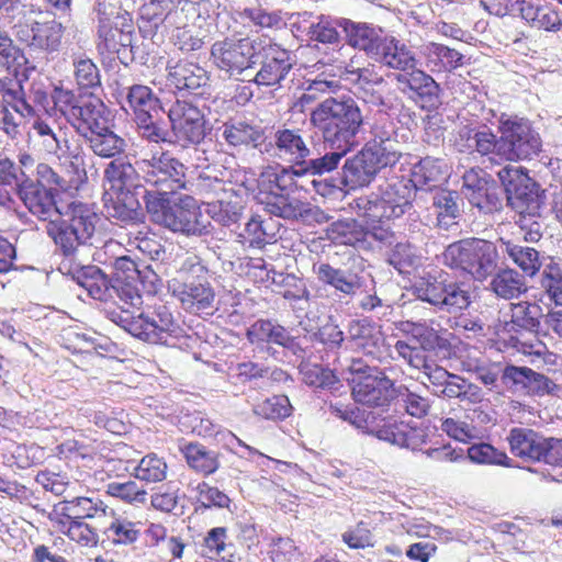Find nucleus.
<instances>
[{"label":"nucleus","instance_id":"obj_1","mask_svg":"<svg viewBox=\"0 0 562 562\" xmlns=\"http://www.w3.org/2000/svg\"><path fill=\"white\" fill-rule=\"evenodd\" d=\"M356 207L366 225L351 218L336 221L327 228L328 238L363 250L372 249L374 243L391 244L393 234L386 223L411 207V190L402 181L387 182L378 192L357 199Z\"/></svg>","mask_w":562,"mask_h":562},{"label":"nucleus","instance_id":"obj_2","mask_svg":"<svg viewBox=\"0 0 562 562\" xmlns=\"http://www.w3.org/2000/svg\"><path fill=\"white\" fill-rule=\"evenodd\" d=\"M507 201L518 213V225L524 240L538 241L542 236L541 220L546 195L540 187L522 171L521 167L506 165L497 171Z\"/></svg>","mask_w":562,"mask_h":562},{"label":"nucleus","instance_id":"obj_3","mask_svg":"<svg viewBox=\"0 0 562 562\" xmlns=\"http://www.w3.org/2000/svg\"><path fill=\"white\" fill-rule=\"evenodd\" d=\"M99 221L89 204L72 201L59 211L57 220L48 222L46 233L61 258H72L81 247L92 244Z\"/></svg>","mask_w":562,"mask_h":562},{"label":"nucleus","instance_id":"obj_4","mask_svg":"<svg viewBox=\"0 0 562 562\" xmlns=\"http://www.w3.org/2000/svg\"><path fill=\"white\" fill-rule=\"evenodd\" d=\"M310 122L322 133L323 139L355 148L364 119L355 99L327 98L312 111Z\"/></svg>","mask_w":562,"mask_h":562},{"label":"nucleus","instance_id":"obj_5","mask_svg":"<svg viewBox=\"0 0 562 562\" xmlns=\"http://www.w3.org/2000/svg\"><path fill=\"white\" fill-rule=\"evenodd\" d=\"M146 210L151 220L165 228L186 236H206L213 231L207 218H204L194 198L180 196L171 201L168 195L148 194Z\"/></svg>","mask_w":562,"mask_h":562},{"label":"nucleus","instance_id":"obj_6","mask_svg":"<svg viewBox=\"0 0 562 562\" xmlns=\"http://www.w3.org/2000/svg\"><path fill=\"white\" fill-rule=\"evenodd\" d=\"M301 172V166L291 164L288 167H281L279 170L268 168L261 173L260 184L266 182L270 184V193L267 194L261 203L265 210L271 215L286 220H296L310 212V204L295 196L296 177L304 176Z\"/></svg>","mask_w":562,"mask_h":562},{"label":"nucleus","instance_id":"obj_7","mask_svg":"<svg viewBox=\"0 0 562 562\" xmlns=\"http://www.w3.org/2000/svg\"><path fill=\"white\" fill-rule=\"evenodd\" d=\"M497 248L488 240L462 239L450 244L442 254V261L452 269L462 270L475 280L483 281L497 267Z\"/></svg>","mask_w":562,"mask_h":562},{"label":"nucleus","instance_id":"obj_8","mask_svg":"<svg viewBox=\"0 0 562 562\" xmlns=\"http://www.w3.org/2000/svg\"><path fill=\"white\" fill-rule=\"evenodd\" d=\"M413 294L438 311L459 313L471 304L470 286L452 280L447 273H427L417 278L412 285Z\"/></svg>","mask_w":562,"mask_h":562},{"label":"nucleus","instance_id":"obj_9","mask_svg":"<svg viewBox=\"0 0 562 562\" xmlns=\"http://www.w3.org/2000/svg\"><path fill=\"white\" fill-rule=\"evenodd\" d=\"M54 102L82 138L111 124L110 111L98 98L78 100L72 92L58 90Z\"/></svg>","mask_w":562,"mask_h":562},{"label":"nucleus","instance_id":"obj_10","mask_svg":"<svg viewBox=\"0 0 562 562\" xmlns=\"http://www.w3.org/2000/svg\"><path fill=\"white\" fill-rule=\"evenodd\" d=\"M147 184L156 187L153 194L169 195L184 189L188 167L167 150H155L149 157L137 161Z\"/></svg>","mask_w":562,"mask_h":562},{"label":"nucleus","instance_id":"obj_11","mask_svg":"<svg viewBox=\"0 0 562 562\" xmlns=\"http://www.w3.org/2000/svg\"><path fill=\"white\" fill-rule=\"evenodd\" d=\"M498 123L501 160L518 161L532 159L541 151V137L532 128L528 120L502 115Z\"/></svg>","mask_w":562,"mask_h":562},{"label":"nucleus","instance_id":"obj_12","mask_svg":"<svg viewBox=\"0 0 562 562\" xmlns=\"http://www.w3.org/2000/svg\"><path fill=\"white\" fill-rule=\"evenodd\" d=\"M352 374L351 390L356 402L368 406H384L394 398V383L384 372L364 363L361 359H352L349 364Z\"/></svg>","mask_w":562,"mask_h":562},{"label":"nucleus","instance_id":"obj_13","mask_svg":"<svg viewBox=\"0 0 562 562\" xmlns=\"http://www.w3.org/2000/svg\"><path fill=\"white\" fill-rule=\"evenodd\" d=\"M209 0H150L140 8V18L155 27L160 24L170 26L182 24L183 20H203L210 18Z\"/></svg>","mask_w":562,"mask_h":562},{"label":"nucleus","instance_id":"obj_14","mask_svg":"<svg viewBox=\"0 0 562 562\" xmlns=\"http://www.w3.org/2000/svg\"><path fill=\"white\" fill-rule=\"evenodd\" d=\"M135 27L132 15L124 12H116L113 21L98 25L97 49L106 58H117L121 63L127 64L133 60V38Z\"/></svg>","mask_w":562,"mask_h":562},{"label":"nucleus","instance_id":"obj_15","mask_svg":"<svg viewBox=\"0 0 562 562\" xmlns=\"http://www.w3.org/2000/svg\"><path fill=\"white\" fill-rule=\"evenodd\" d=\"M256 49L248 38H224L216 41L211 47V60L217 69L228 77H239L252 68Z\"/></svg>","mask_w":562,"mask_h":562},{"label":"nucleus","instance_id":"obj_16","mask_svg":"<svg viewBox=\"0 0 562 562\" xmlns=\"http://www.w3.org/2000/svg\"><path fill=\"white\" fill-rule=\"evenodd\" d=\"M64 33V25L56 20L33 21L18 26L16 38L31 54L47 57L60 50Z\"/></svg>","mask_w":562,"mask_h":562},{"label":"nucleus","instance_id":"obj_17","mask_svg":"<svg viewBox=\"0 0 562 562\" xmlns=\"http://www.w3.org/2000/svg\"><path fill=\"white\" fill-rule=\"evenodd\" d=\"M313 270L319 282L335 290L340 299H353L367 292L368 278L361 267L355 262L345 268H337L327 262L314 265Z\"/></svg>","mask_w":562,"mask_h":562},{"label":"nucleus","instance_id":"obj_18","mask_svg":"<svg viewBox=\"0 0 562 562\" xmlns=\"http://www.w3.org/2000/svg\"><path fill=\"white\" fill-rule=\"evenodd\" d=\"M369 125L371 139L366 146L395 165L402 156V142L396 123L386 111L379 110Z\"/></svg>","mask_w":562,"mask_h":562},{"label":"nucleus","instance_id":"obj_19","mask_svg":"<svg viewBox=\"0 0 562 562\" xmlns=\"http://www.w3.org/2000/svg\"><path fill=\"white\" fill-rule=\"evenodd\" d=\"M168 116L177 138L189 144L201 143L206 135L205 119L201 110L187 100H177Z\"/></svg>","mask_w":562,"mask_h":562},{"label":"nucleus","instance_id":"obj_20","mask_svg":"<svg viewBox=\"0 0 562 562\" xmlns=\"http://www.w3.org/2000/svg\"><path fill=\"white\" fill-rule=\"evenodd\" d=\"M347 340L351 348L379 362L390 358L381 328L367 319H352L348 325Z\"/></svg>","mask_w":562,"mask_h":562},{"label":"nucleus","instance_id":"obj_21","mask_svg":"<svg viewBox=\"0 0 562 562\" xmlns=\"http://www.w3.org/2000/svg\"><path fill=\"white\" fill-rule=\"evenodd\" d=\"M58 271L70 277L79 286L94 300H105L110 291V280L100 268L92 265H82L77 257L61 258Z\"/></svg>","mask_w":562,"mask_h":562},{"label":"nucleus","instance_id":"obj_22","mask_svg":"<svg viewBox=\"0 0 562 562\" xmlns=\"http://www.w3.org/2000/svg\"><path fill=\"white\" fill-rule=\"evenodd\" d=\"M168 289L180 301L182 307L190 313L211 316L217 310L215 292L210 283H187L172 279L168 283Z\"/></svg>","mask_w":562,"mask_h":562},{"label":"nucleus","instance_id":"obj_23","mask_svg":"<svg viewBox=\"0 0 562 562\" xmlns=\"http://www.w3.org/2000/svg\"><path fill=\"white\" fill-rule=\"evenodd\" d=\"M149 191H105L103 203L106 215L122 224H138L145 218L139 198L147 202Z\"/></svg>","mask_w":562,"mask_h":562},{"label":"nucleus","instance_id":"obj_24","mask_svg":"<svg viewBox=\"0 0 562 562\" xmlns=\"http://www.w3.org/2000/svg\"><path fill=\"white\" fill-rule=\"evenodd\" d=\"M389 166L394 165L364 146L361 151L346 160L342 179L350 188L368 186L380 169Z\"/></svg>","mask_w":562,"mask_h":562},{"label":"nucleus","instance_id":"obj_25","mask_svg":"<svg viewBox=\"0 0 562 562\" xmlns=\"http://www.w3.org/2000/svg\"><path fill=\"white\" fill-rule=\"evenodd\" d=\"M543 315L542 307L537 303L521 301L509 306V319L506 317L494 326V331L499 338L514 339L519 329L533 331L540 325Z\"/></svg>","mask_w":562,"mask_h":562},{"label":"nucleus","instance_id":"obj_26","mask_svg":"<svg viewBox=\"0 0 562 562\" xmlns=\"http://www.w3.org/2000/svg\"><path fill=\"white\" fill-rule=\"evenodd\" d=\"M270 156H277L292 165L301 166L305 158L311 156L312 149L307 145L305 132L301 128L279 127L273 133Z\"/></svg>","mask_w":562,"mask_h":562},{"label":"nucleus","instance_id":"obj_27","mask_svg":"<svg viewBox=\"0 0 562 562\" xmlns=\"http://www.w3.org/2000/svg\"><path fill=\"white\" fill-rule=\"evenodd\" d=\"M218 131L231 147L251 146L261 154H270L272 143L267 142L265 130L244 120H229Z\"/></svg>","mask_w":562,"mask_h":562},{"label":"nucleus","instance_id":"obj_28","mask_svg":"<svg viewBox=\"0 0 562 562\" xmlns=\"http://www.w3.org/2000/svg\"><path fill=\"white\" fill-rule=\"evenodd\" d=\"M292 69V59L289 50L278 45L263 48L260 68L252 81L258 86H279Z\"/></svg>","mask_w":562,"mask_h":562},{"label":"nucleus","instance_id":"obj_29","mask_svg":"<svg viewBox=\"0 0 562 562\" xmlns=\"http://www.w3.org/2000/svg\"><path fill=\"white\" fill-rule=\"evenodd\" d=\"M18 193L25 207L41 221H53V216L58 215L61 210L56 204L53 191L34 183L33 180L22 181Z\"/></svg>","mask_w":562,"mask_h":562},{"label":"nucleus","instance_id":"obj_30","mask_svg":"<svg viewBox=\"0 0 562 562\" xmlns=\"http://www.w3.org/2000/svg\"><path fill=\"white\" fill-rule=\"evenodd\" d=\"M142 329L138 331V339L150 344H167V339L177 333L172 313L164 305L155 306L150 313H139Z\"/></svg>","mask_w":562,"mask_h":562},{"label":"nucleus","instance_id":"obj_31","mask_svg":"<svg viewBox=\"0 0 562 562\" xmlns=\"http://www.w3.org/2000/svg\"><path fill=\"white\" fill-rule=\"evenodd\" d=\"M372 59L381 65L402 72L415 68L417 59L414 52L395 37H382Z\"/></svg>","mask_w":562,"mask_h":562},{"label":"nucleus","instance_id":"obj_32","mask_svg":"<svg viewBox=\"0 0 562 562\" xmlns=\"http://www.w3.org/2000/svg\"><path fill=\"white\" fill-rule=\"evenodd\" d=\"M507 12H518L530 26L547 32H559L562 20L559 13L546 7H536L525 0H506Z\"/></svg>","mask_w":562,"mask_h":562},{"label":"nucleus","instance_id":"obj_33","mask_svg":"<svg viewBox=\"0 0 562 562\" xmlns=\"http://www.w3.org/2000/svg\"><path fill=\"white\" fill-rule=\"evenodd\" d=\"M167 70L169 86L179 91L187 90L194 92L205 87L209 82L207 71L192 61L178 60L175 64L169 61Z\"/></svg>","mask_w":562,"mask_h":562},{"label":"nucleus","instance_id":"obj_34","mask_svg":"<svg viewBox=\"0 0 562 562\" xmlns=\"http://www.w3.org/2000/svg\"><path fill=\"white\" fill-rule=\"evenodd\" d=\"M425 67L432 74H448L463 66L464 55L447 45L429 42L422 46Z\"/></svg>","mask_w":562,"mask_h":562},{"label":"nucleus","instance_id":"obj_35","mask_svg":"<svg viewBox=\"0 0 562 562\" xmlns=\"http://www.w3.org/2000/svg\"><path fill=\"white\" fill-rule=\"evenodd\" d=\"M503 379L539 396L555 394L559 391V386L552 380L527 367L508 366L504 369Z\"/></svg>","mask_w":562,"mask_h":562},{"label":"nucleus","instance_id":"obj_36","mask_svg":"<svg viewBox=\"0 0 562 562\" xmlns=\"http://www.w3.org/2000/svg\"><path fill=\"white\" fill-rule=\"evenodd\" d=\"M104 179L110 186L106 191H147L140 183L137 169L124 158L113 159L106 165Z\"/></svg>","mask_w":562,"mask_h":562},{"label":"nucleus","instance_id":"obj_37","mask_svg":"<svg viewBox=\"0 0 562 562\" xmlns=\"http://www.w3.org/2000/svg\"><path fill=\"white\" fill-rule=\"evenodd\" d=\"M510 451L525 461H542L548 438L531 429L514 428L508 437Z\"/></svg>","mask_w":562,"mask_h":562},{"label":"nucleus","instance_id":"obj_38","mask_svg":"<svg viewBox=\"0 0 562 562\" xmlns=\"http://www.w3.org/2000/svg\"><path fill=\"white\" fill-rule=\"evenodd\" d=\"M123 109L131 110L135 121L140 119L143 122L148 117L158 116L162 110L159 99L149 87L144 85H134L126 89Z\"/></svg>","mask_w":562,"mask_h":562},{"label":"nucleus","instance_id":"obj_39","mask_svg":"<svg viewBox=\"0 0 562 562\" xmlns=\"http://www.w3.org/2000/svg\"><path fill=\"white\" fill-rule=\"evenodd\" d=\"M382 440L401 448L419 450L427 442V432L424 428L412 427L404 422L387 417Z\"/></svg>","mask_w":562,"mask_h":562},{"label":"nucleus","instance_id":"obj_40","mask_svg":"<svg viewBox=\"0 0 562 562\" xmlns=\"http://www.w3.org/2000/svg\"><path fill=\"white\" fill-rule=\"evenodd\" d=\"M347 43L353 48L364 50L372 58L382 37L379 31L367 23L353 22L348 19L338 20Z\"/></svg>","mask_w":562,"mask_h":562},{"label":"nucleus","instance_id":"obj_41","mask_svg":"<svg viewBox=\"0 0 562 562\" xmlns=\"http://www.w3.org/2000/svg\"><path fill=\"white\" fill-rule=\"evenodd\" d=\"M325 153H318L317 157H313V153L311 156L305 158V162L301 165V172L305 175H318L322 176L324 173H328L335 170L340 160L353 148L333 144L330 139H324Z\"/></svg>","mask_w":562,"mask_h":562},{"label":"nucleus","instance_id":"obj_42","mask_svg":"<svg viewBox=\"0 0 562 562\" xmlns=\"http://www.w3.org/2000/svg\"><path fill=\"white\" fill-rule=\"evenodd\" d=\"M447 176L443 160L425 157L412 168L409 181L416 190H431L443 182Z\"/></svg>","mask_w":562,"mask_h":562},{"label":"nucleus","instance_id":"obj_43","mask_svg":"<svg viewBox=\"0 0 562 562\" xmlns=\"http://www.w3.org/2000/svg\"><path fill=\"white\" fill-rule=\"evenodd\" d=\"M246 337L252 345L276 344L285 348L294 345L292 336L283 326L268 319H258L251 324Z\"/></svg>","mask_w":562,"mask_h":562},{"label":"nucleus","instance_id":"obj_44","mask_svg":"<svg viewBox=\"0 0 562 562\" xmlns=\"http://www.w3.org/2000/svg\"><path fill=\"white\" fill-rule=\"evenodd\" d=\"M459 136L461 142H465V144L461 145L462 150L476 151L482 156L494 155L501 159V137L497 138L487 127H465L460 131Z\"/></svg>","mask_w":562,"mask_h":562},{"label":"nucleus","instance_id":"obj_45","mask_svg":"<svg viewBox=\"0 0 562 562\" xmlns=\"http://www.w3.org/2000/svg\"><path fill=\"white\" fill-rule=\"evenodd\" d=\"M83 138L92 153L101 158H119L126 149V140L117 135L111 124Z\"/></svg>","mask_w":562,"mask_h":562},{"label":"nucleus","instance_id":"obj_46","mask_svg":"<svg viewBox=\"0 0 562 562\" xmlns=\"http://www.w3.org/2000/svg\"><path fill=\"white\" fill-rule=\"evenodd\" d=\"M490 290L504 300H513L526 293L528 285L524 274L515 269L506 268L493 276L490 282Z\"/></svg>","mask_w":562,"mask_h":562},{"label":"nucleus","instance_id":"obj_47","mask_svg":"<svg viewBox=\"0 0 562 562\" xmlns=\"http://www.w3.org/2000/svg\"><path fill=\"white\" fill-rule=\"evenodd\" d=\"M49 518L58 531L65 533L70 540L79 543L80 546L92 548L98 544V532L85 521L61 518L58 509H55L50 514Z\"/></svg>","mask_w":562,"mask_h":562},{"label":"nucleus","instance_id":"obj_48","mask_svg":"<svg viewBox=\"0 0 562 562\" xmlns=\"http://www.w3.org/2000/svg\"><path fill=\"white\" fill-rule=\"evenodd\" d=\"M501 247L503 252L524 272V276L533 277L540 270L542 263L539 251L533 247L503 238L501 239Z\"/></svg>","mask_w":562,"mask_h":562},{"label":"nucleus","instance_id":"obj_49","mask_svg":"<svg viewBox=\"0 0 562 562\" xmlns=\"http://www.w3.org/2000/svg\"><path fill=\"white\" fill-rule=\"evenodd\" d=\"M205 20H183L182 24L170 25L175 27L171 35L175 46L183 53L201 49L205 37L201 22Z\"/></svg>","mask_w":562,"mask_h":562},{"label":"nucleus","instance_id":"obj_50","mask_svg":"<svg viewBox=\"0 0 562 562\" xmlns=\"http://www.w3.org/2000/svg\"><path fill=\"white\" fill-rule=\"evenodd\" d=\"M119 463L123 467L124 471H130L132 468L134 476L146 483L162 482L167 476V462L156 453L146 454L140 459L137 465H134L132 462H123L121 460Z\"/></svg>","mask_w":562,"mask_h":562},{"label":"nucleus","instance_id":"obj_51","mask_svg":"<svg viewBox=\"0 0 562 562\" xmlns=\"http://www.w3.org/2000/svg\"><path fill=\"white\" fill-rule=\"evenodd\" d=\"M105 509L106 506L99 498L76 497L65 502L59 515L61 518L83 521L86 518L105 516Z\"/></svg>","mask_w":562,"mask_h":562},{"label":"nucleus","instance_id":"obj_52","mask_svg":"<svg viewBox=\"0 0 562 562\" xmlns=\"http://www.w3.org/2000/svg\"><path fill=\"white\" fill-rule=\"evenodd\" d=\"M32 128L47 153H64L66 133L55 121L37 117L34 120Z\"/></svg>","mask_w":562,"mask_h":562},{"label":"nucleus","instance_id":"obj_53","mask_svg":"<svg viewBox=\"0 0 562 562\" xmlns=\"http://www.w3.org/2000/svg\"><path fill=\"white\" fill-rule=\"evenodd\" d=\"M397 328L416 339L424 350L443 348L448 344V340L438 330L428 326L425 322L405 321L401 322Z\"/></svg>","mask_w":562,"mask_h":562},{"label":"nucleus","instance_id":"obj_54","mask_svg":"<svg viewBox=\"0 0 562 562\" xmlns=\"http://www.w3.org/2000/svg\"><path fill=\"white\" fill-rule=\"evenodd\" d=\"M182 452L190 468L204 475L214 473L220 467L217 453L201 445L189 443Z\"/></svg>","mask_w":562,"mask_h":562},{"label":"nucleus","instance_id":"obj_55","mask_svg":"<svg viewBox=\"0 0 562 562\" xmlns=\"http://www.w3.org/2000/svg\"><path fill=\"white\" fill-rule=\"evenodd\" d=\"M396 81L401 85L402 91L409 89L419 95H434L439 89L430 75L416 67L396 75Z\"/></svg>","mask_w":562,"mask_h":562},{"label":"nucleus","instance_id":"obj_56","mask_svg":"<svg viewBox=\"0 0 562 562\" xmlns=\"http://www.w3.org/2000/svg\"><path fill=\"white\" fill-rule=\"evenodd\" d=\"M539 285L543 297L562 307V268L558 263L551 261L543 266Z\"/></svg>","mask_w":562,"mask_h":562},{"label":"nucleus","instance_id":"obj_57","mask_svg":"<svg viewBox=\"0 0 562 562\" xmlns=\"http://www.w3.org/2000/svg\"><path fill=\"white\" fill-rule=\"evenodd\" d=\"M237 241L245 247L262 248L274 241V234L268 232L259 217H251L243 231L237 234Z\"/></svg>","mask_w":562,"mask_h":562},{"label":"nucleus","instance_id":"obj_58","mask_svg":"<svg viewBox=\"0 0 562 562\" xmlns=\"http://www.w3.org/2000/svg\"><path fill=\"white\" fill-rule=\"evenodd\" d=\"M346 422L353 425L363 434L372 435L382 440L384 426H386L387 417L378 418L373 413L366 412L358 407H350V413L347 415Z\"/></svg>","mask_w":562,"mask_h":562},{"label":"nucleus","instance_id":"obj_59","mask_svg":"<svg viewBox=\"0 0 562 562\" xmlns=\"http://www.w3.org/2000/svg\"><path fill=\"white\" fill-rule=\"evenodd\" d=\"M467 458L476 464L510 467L512 460L507 454L497 450L490 443L480 442L470 446L467 450Z\"/></svg>","mask_w":562,"mask_h":562},{"label":"nucleus","instance_id":"obj_60","mask_svg":"<svg viewBox=\"0 0 562 562\" xmlns=\"http://www.w3.org/2000/svg\"><path fill=\"white\" fill-rule=\"evenodd\" d=\"M272 276L268 274L272 283L282 286L284 290L281 292L282 296L289 301L308 300L310 292L304 282L296 278L294 274L271 271Z\"/></svg>","mask_w":562,"mask_h":562},{"label":"nucleus","instance_id":"obj_61","mask_svg":"<svg viewBox=\"0 0 562 562\" xmlns=\"http://www.w3.org/2000/svg\"><path fill=\"white\" fill-rule=\"evenodd\" d=\"M254 413L266 419H284L292 413V405L285 395H273L254 406Z\"/></svg>","mask_w":562,"mask_h":562},{"label":"nucleus","instance_id":"obj_62","mask_svg":"<svg viewBox=\"0 0 562 562\" xmlns=\"http://www.w3.org/2000/svg\"><path fill=\"white\" fill-rule=\"evenodd\" d=\"M74 77L82 89L100 86V72L92 59L78 55L72 57Z\"/></svg>","mask_w":562,"mask_h":562},{"label":"nucleus","instance_id":"obj_63","mask_svg":"<svg viewBox=\"0 0 562 562\" xmlns=\"http://www.w3.org/2000/svg\"><path fill=\"white\" fill-rule=\"evenodd\" d=\"M106 493L110 496L120 498L128 504H145L147 501V492L140 488L135 481L112 482L106 485Z\"/></svg>","mask_w":562,"mask_h":562},{"label":"nucleus","instance_id":"obj_64","mask_svg":"<svg viewBox=\"0 0 562 562\" xmlns=\"http://www.w3.org/2000/svg\"><path fill=\"white\" fill-rule=\"evenodd\" d=\"M468 201L484 213H492L502 205L498 189L492 181L482 187L480 191H471L465 196Z\"/></svg>","mask_w":562,"mask_h":562}]
</instances>
